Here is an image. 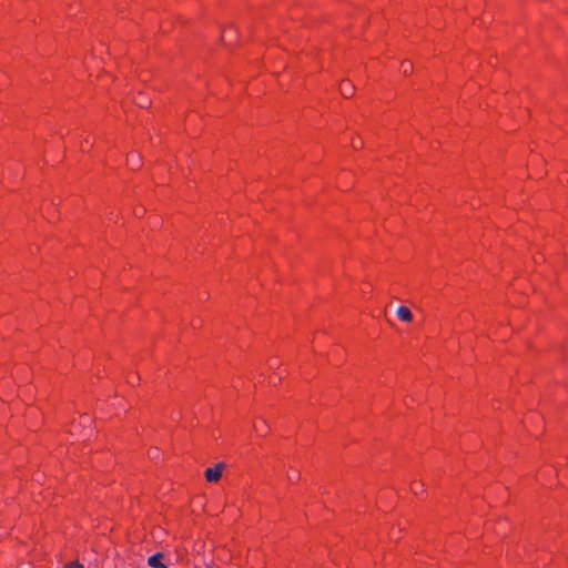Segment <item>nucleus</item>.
Wrapping results in <instances>:
<instances>
[{
  "instance_id": "0eeeda50",
  "label": "nucleus",
  "mask_w": 568,
  "mask_h": 568,
  "mask_svg": "<svg viewBox=\"0 0 568 568\" xmlns=\"http://www.w3.org/2000/svg\"><path fill=\"white\" fill-rule=\"evenodd\" d=\"M293 478H295V475L288 476L290 480H292Z\"/></svg>"
},
{
  "instance_id": "20e7f679",
  "label": "nucleus",
  "mask_w": 568,
  "mask_h": 568,
  "mask_svg": "<svg viewBox=\"0 0 568 568\" xmlns=\"http://www.w3.org/2000/svg\"><path fill=\"white\" fill-rule=\"evenodd\" d=\"M354 90V85L348 81H344V83L341 85V92L345 98H349Z\"/></svg>"
},
{
  "instance_id": "1a4fd4ad",
  "label": "nucleus",
  "mask_w": 568,
  "mask_h": 568,
  "mask_svg": "<svg viewBox=\"0 0 568 568\" xmlns=\"http://www.w3.org/2000/svg\"><path fill=\"white\" fill-rule=\"evenodd\" d=\"M356 145H359V142L353 143V148H356Z\"/></svg>"
},
{
  "instance_id": "6e6552de",
  "label": "nucleus",
  "mask_w": 568,
  "mask_h": 568,
  "mask_svg": "<svg viewBox=\"0 0 568 568\" xmlns=\"http://www.w3.org/2000/svg\"><path fill=\"white\" fill-rule=\"evenodd\" d=\"M293 478H295V475L288 476L290 480H292Z\"/></svg>"
},
{
  "instance_id": "39448f33",
  "label": "nucleus",
  "mask_w": 568,
  "mask_h": 568,
  "mask_svg": "<svg viewBox=\"0 0 568 568\" xmlns=\"http://www.w3.org/2000/svg\"><path fill=\"white\" fill-rule=\"evenodd\" d=\"M402 68H403V72L405 74H407L408 71L412 69V63L409 61H403Z\"/></svg>"
},
{
  "instance_id": "9d476101",
  "label": "nucleus",
  "mask_w": 568,
  "mask_h": 568,
  "mask_svg": "<svg viewBox=\"0 0 568 568\" xmlns=\"http://www.w3.org/2000/svg\"><path fill=\"white\" fill-rule=\"evenodd\" d=\"M356 145H359V142L353 143V148H356Z\"/></svg>"
},
{
  "instance_id": "f257e3e1",
  "label": "nucleus",
  "mask_w": 568,
  "mask_h": 568,
  "mask_svg": "<svg viewBox=\"0 0 568 568\" xmlns=\"http://www.w3.org/2000/svg\"><path fill=\"white\" fill-rule=\"evenodd\" d=\"M225 465L223 463L216 464L214 467H210L205 470V478L207 481H217L224 469Z\"/></svg>"
},
{
  "instance_id": "f03ea898",
  "label": "nucleus",
  "mask_w": 568,
  "mask_h": 568,
  "mask_svg": "<svg viewBox=\"0 0 568 568\" xmlns=\"http://www.w3.org/2000/svg\"><path fill=\"white\" fill-rule=\"evenodd\" d=\"M162 559H163V554L156 552V554L152 555L151 557H149L148 565L151 568H168V566L162 562Z\"/></svg>"
},
{
  "instance_id": "7ed1b4c3",
  "label": "nucleus",
  "mask_w": 568,
  "mask_h": 568,
  "mask_svg": "<svg viewBox=\"0 0 568 568\" xmlns=\"http://www.w3.org/2000/svg\"><path fill=\"white\" fill-rule=\"evenodd\" d=\"M396 314L403 322H410L413 320V314L410 310L406 306H399L396 310Z\"/></svg>"
},
{
  "instance_id": "423d86ee",
  "label": "nucleus",
  "mask_w": 568,
  "mask_h": 568,
  "mask_svg": "<svg viewBox=\"0 0 568 568\" xmlns=\"http://www.w3.org/2000/svg\"><path fill=\"white\" fill-rule=\"evenodd\" d=\"M65 568H83V566L80 562H73Z\"/></svg>"
}]
</instances>
